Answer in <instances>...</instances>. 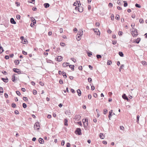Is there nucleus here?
<instances>
[{
	"label": "nucleus",
	"mask_w": 147,
	"mask_h": 147,
	"mask_svg": "<svg viewBox=\"0 0 147 147\" xmlns=\"http://www.w3.org/2000/svg\"><path fill=\"white\" fill-rule=\"evenodd\" d=\"M83 34V32L82 31H78V34L76 36V39L78 41H79L80 40Z\"/></svg>",
	"instance_id": "f257e3e1"
},
{
	"label": "nucleus",
	"mask_w": 147,
	"mask_h": 147,
	"mask_svg": "<svg viewBox=\"0 0 147 147\" xmlns=\"http://www.w3.org/2000/svg\"><path fill=\"white\" fill-rule=\"evenodd\" d=\"M131 34L134 37L138 35L137 30L136 29H134V30L132 31Z\"/></svg>",
	"instance_id": "f03ea898"
},
{
	"label": "nucleus",
	"mask_w": 147,
	"mask_h": 147,
	"mask_svg": "<svg viewBox=\"0 0 147 147\" xmlns=\"http://www.w3.org/2000/svg\"><path fill=\"white\" fill-rule=\"evenodd\" d=\"M40 125L39 122H37L34 125V129L38 130L40 128Z\"/></svg>",
	"instance_id": "7ed1b4c3"
},
{
	"label": "nucleus",
	"mask_w": 147,
	"mask_h": 147,
	"mask_svg": "<svg viewBox=\"0 0 147 147\" xmlns=\"http://www.w3.org/2000/svg\"><path fill=\"white\" fill-rule=\"evenodd\" d=\"M75 133L76 134L78 135H81L82 133L81 132V129L80 128H77L75 131Z\"/></svg>",
	"instance_id": "20e7f679"
},
{
	"label": "nucleus",
	"mask_w": 147,
	"mask_h": 147,
	"mask_svg": "<svg viewBox=\"0 0 147 147\" xmlns=\"http://www.w3.org/2000/svg\"><path fill=\"white\" fill-rule=\"evenodd\" d=\"M13 71L14 72L18 73V74H20L22 73L21 71L17 68H13Z\"/></svg>",
	"instance_id": "39448f33"
},
{
	"label": "nucleus",
	"mask_w": 147,
	"mask_h": 147,
	"mask_svg": "<svg viewBox=\"0 0 147 147\" xmlns=\"http://www.w3.org/2000/svg\"><path fill=\"white\" fill-rule=\"evenodd\" d=\"M81 117V116L79 115H75L74 119L76 121L79 120Z\"/></svg>",
	"instance_id": "423d86ee"
},
{
	"label": "nucleus",
	"mask_w": 147,
	"mask_h": 147,
	"mask_svg": "<svg viewBox=\"0 0 147 147\" xmlns=\"http://www.w3.org/2000/svg\"><path fill=\"white\" fill-rule=\"evenodd\" d=\"M55 59L58 61H60L62 60V58L61 56H58L57 57H56Z\"/></svg>",
	"instance_id": "0eeeda50"
},
{
	"label": "nucleus",
	"mask_w": 147,
	"mask_h": 147,
	"mask_svg": "<svg viewBox=\"0 0 147 147\" xmlns=\"http://www.w3.org/2000/svg\"><path fill=\"white\" fill-rule=\"evenodd\" d=\"M122 98L125 100H126L127 101H128L129 100V99L126 96V94H123L122 96Z\"/></svg>",
	"instance_id": "6e6552de"
},
{
	"label": "nucleus",
	"mask_w": 147,
	"mask_h": 147,
	"mask_svg": "<svg viewBox=\"0 0 147 147\" xmlns=\"http://www.w3.org/2000/svg\"><path fill=\"white\" fill-rule=\"evenodd\" d=\"M17 77L14 76H13L12 77V80L13 82H16L17 79Z\"/></svg>",
	"instance_id": "1a4fd4ad"
},
{
	"label": "nucleus",
	"mask_w": 147,
	"mask_h": 147,
	"mask_svg": "<svg viewBox=\"0 0 147 147\" xmlns=\"http://www.w3.org/2000/svg\"><path fill=\"white\" fill-rule=\"evenodd\" d=\"M10 22L12 24H16V22L13 18H11L10 19Z\"/></svg>",
	"instance_id": "9d476101"
},
{
	"label": "nucleus",
	"mask_w": 147,
	"mask_h": 147,
	"mask_svg": "<svg viewBox=\"0 0 147 147\" xmlns=\"http://www.w3.org/2000/svg\"><path fill=\"white\" fill-rule=\"evenodd\" d=\"M38 141L41 144L44 143V141L43 139L41 138H39L38 139Z\"/></svg>",
	"instance_id": "9b49d317"
},
{
	"label": "nucleus",
	"mask_w": 147,
	"mask_h": 147,
	"mask_svg": "<svg viewBox=\"0 0 147 147\" xmlns=\"http://www.w3.org/2000/svg\"><path fill=\"white\" fill-rule=\"evenodd\" d=\"M69 63H67V62H66V63H64L63 64H62V65H63V66L64 67H66L67 66H68L69 65Z\"/></svg>",
	"instance_id": "f8f14e48"
},
{
	"label": "nucleus",
	"mask_w": 147,
	"mask_h": 147,
	"mask_svg": "<svg viewBox=\"0 0 147 147\" xmlns=\"http://www.w3.org/2000/svg\"><path fill=\"white\" fill-rule=\"evenodd\" d=\"M100 137L101 139H104L105 138L104 134L103 133H101L100 134Z\"/></svg>",
	"instance_id": "ddd939ff"
},
{
	"label": "nucleus",
	"mask_w": 147,
	"mask_h": 147,
	"mask_svg": "<svg viewBox=\"0 0 147 147\" xmlns=\"http://www.w3.org/2000/svg\"><path fill=\"white\" fill-rule=\"evenodd\" d=\"M77 92L78 94V95L80 96L81 95V92L80 91V89H78L77 90Z\"/></svg>",
	"instance_id": "4468645a"
},
{
	"label": "nucleus",
	"mask_w": 147,
	"mask_h": 147,
	"mask_svg": "<svg viewBox=\"0 0 147 147\" xmlns=\"http://www.w3.org/2000/svg\"><path fill=\"white\" fill-rule=\"evenodd\" d=\"M1 80H2L5 83H7L8 82V79L7 78V79H5L3 78H2L1 79Z\"/></svg>",
	"instance_id": "2eb2a0df"
},
{
	"label": "nucleus",
	"mask_w": 147,
	"mask_h": 147,
	"mask_svg": "<svg viewBox=\"0 0 147 147\" xmlns=\"http://www.w3.org/2000/svg\"><path fill=\"white\" fill-rule=\"evenodd\" d=\"M45 7L46 8H47L49 7L50 5L48 3H45L44 5Z\"/></svg>",
	"instance_id": "dca6fc26"
},
{
	"label": "nucleus",
	"mask_w": 147,
	"mask_h": 147,
	"mask_svg": "<svg viewBox=\"0 0 147 147\" xmlns=\"http://www.w3.org/2000/svg\"><path fill=\"white\" fill-rule=\"evenodd\" d=\"M69 67L72 70L74 71V65H69Z\"/></svg>",
	"instance_id": "f3484780"
},
{
	"label": "nucleus",
	"mask_w": 147,
	"mask_h": 147,
	"mask_svg": "<svg viewBox=\"0 0 147 147\" xmlns=\"http://www.w3.org/2000/svg\"><path fill=\"white\" fill-rule=\"evenodd\" d=\"M4 50L2 47L1 46V44L0 43V53H2Z\"/></svg>",
	"instance_id": "a211bd4d"
},
{
	"label": "nucleus",
	"mask_w": 147,
	"mask_h": 147,
	"mask_svg": "<svg viewBox=\"0 0 147 147\" xmlns=\"http://www.w3.org/2000/svg\"><path fill=\"white\" fill-rule=\"evenodd\" d=\"M67 122V120L66 119H64V125H65L67 126L68 125Z\"/></svg>",
	"instance_id": "6ab92c4d"
},
{
	"label": "nucleus",
	"mask_w": 147,
	"mask_h": 147,
	"mask_svg": "<svg viewBox=\"0 0 147 147\" xmlns=\"http://www.w3.org/2000/svg\"><path fill=\"white\" fill-rule=\"evenodd\" d=\"M47 63H52V64H54L53 61L50 59H47Z\"/></svg>",
	"instance_id": "aec40b11"
},
{
	"label": "nucleus",
	"mask_w": 147,
	"mask_h": 147,
	"mask_svg": "<svg viewBox=\"0 0 147 147\" xmlns=\"http://www.w3.org/2000/svg\"><path fill=\"white\" fill-rule=\"evenodd\" d=\"M62 75L64 78H67V76L66 74V73L64 71H62Z\"/></svg>",
	"instance_id": "412c9836"
},
{
	"label": "nucleus",
	"mask_w": 147,
	"mask_h": 147,
	"mask_svg": "<svg viewBox=\"0 0 147 147\" xmlns=\"http://www.w3.org/2000/svg\"><path fill=\"white\" fill-rule=\"evenodd\" d=\"M14 62L15 63L16 65H18L20 63L19 61V60H15L14 61Z\"/></svg>",
	"instance_id": "4be33fe9"
},
{
	"label": "nucleus",
	"mask_w": 147,
	"mask_h": 147,
	"mask_svg": "<svg viewBox=\"0 0 147 147\" xmlns=\"http://www.w3.org/2000/svg\"><path fill=\"white\" fill-rule=\"evenodd\" d=\"M119 54L121 57H123V54L122 52H119Z\"/></svg>",
	"instance_id": "5701e85b"
},
{
	"label": "nucleus",
	"mask_w": 147,
	"mask_h": 147,
	"mask_svg": "<svg viewBox=\"0 0 147 147\" xmlns=\"http://www.w3.org/2000/svg\"><path fill=\"white\" fill-rule=\"evenodd\" d=\"M140 116L139 115H137V122L138 124L139 123V119Z\"/></svg>",
	"instance_id": "b1692460"
},
{
	"label": "nucleus",
	"mask_w": 147,
	"mask_h": 147,
	"mask_svg": "<svg viewBox=\"0 0 147 147\" xmlns=\"http://www.w3.org/2000/svg\"><path fill=\"white\" fill-rule=\"evenodd\" d=\"M123 2L124 3V6L125 7H126L127 6V3L126 1H124Z\"/></svg>",
	"instance_id": "393cba45"
},
{
	"label": "nucleus",
	"mask_w": 147,
	"mask_h": 147,
	"mask_svg": "<svg viewBox=\"0 0 147 147\" xmlns=\"http://www.w3.org/2000/svg\"><path fill=\"white\" fill-rule=\"evenodd\" d=\"M112 63V61L111 60H108L107 62V65H110Z\"/></svg>",
	"instance_id": "a878e982"
},
{
	"label": "nucleus",
	"mask_w": 147,
	"mask_h": 147,
	"mask_svg": "<svg viewBox=\"0 0 147 147\" xmlns=\"http://www.w3.org/2000/svg\"><path fill=\"white\" fill-rule=\"evenodd\" d=\"M140 38H138L136 40V43L138 44L139 43L140 41Z\"/></svg>",
	"instance_id": "bb28decb"
},
{
	"label": "nucleus",
	"mask_w": 147,
	"mask_h": 147,
	"mask_svg": "<svg viewBox=\"0 0 147 147\" xmlns=\"http://www.w3.org/2000/svg\"><path fill=\"white\" fill-rule=\"evenodd\" d=\"M23 99L24 100L26 101H28V99L27 97L24 96L23 98Z\"/></svg>",
	"instance_id": "cd10ccee"
},
{
	"label": "nucleus",
	"mask_w": 147,
	"mask_h": 147,
	"mask_svg": "<svg viewBox=\"0 0 147 147\" xmlns=\"http://www.w3.org/2000/svg\"><path fill=\"white\" fill-rule=\"evenodd\" d=\"M135 6L136 7H138V8H140L141 7V6L140 5L138 4L137 3H136L135 4Z\"/></svg>",
	"instance_id": "c85d7f7f"
},
{
	"label": "nucleus",
	"mask_w": 147,
	"mask_h": 147,
	"mask_svg": "<svg viewBox=\"0 0 147 147\" xmlns=\"http://www.w3.org/2000/svg\"><path fill=\"white\" fill-rule=\"evenodd\" d=\"M37 92L35 90H33V93L34 95H36L37 94Z\"/></svg>",
	"instance_id": "c756f323"
},
{
	"label": "nucleus",
	"mask_w": 147,
	"mask_h": 147,
	"mask_svg": "<svg viewBox=\"0 0 147 147\" xmlns=\"http://www.w3.org/2000/svg\"><path fill=\"white\" fill-rule=\"evenodd\" d=\"M103 111H104V112H103L104 114L105 115L107 113V109H104Z\"/></svg>",
	"instance_id": "7c9ffc66"
},
{
	"label": "nucleus",
	"mask_w": 147,
	"mask_h": 147,
	"mask_svg": "<svg viewBox=\"0 0 147 147\" xmlns=\"http://www.w3.org/2000/svg\"><path fill=\"white\" fill-rule=\"evenodd\" d=\"M83 11V9L82 7H80V8H79V12H82Z\"/></svg>",
	"instance_id": "2f4dec72"
},
{
	"label": "nucleus",
	"mask_w": 147,
	"mask_h": 147,
	"mask_svg": "<svg viewBox=\"0 0 147 147\" xmlns=\"http://www.w3.org/2000/svg\"><path fill=\"white\" fill-rule=\"evenodd\" d=\"M23 107L24 108H26L27 107V105L25 103H23L22 104Z\"/></svg>",
	"instance_id": "473e14b6"
},
{
	"label": "nucleus",
	"mask_w": 147,
	"mask_h": 147,
	"mask_svg": "<svg viewBox=\"0 0 147 147\" xmlns=\"http://www.w3.org/2000/svg\"><path fill=\"white\" fill-rule=\"evenodd\" d=\"M16 17L18 20H20V16L19 15H17Z\"/></svg>",
	"instance_id": "72a5a7b5"
},
{
	"label": "nucleus",
	"mask_w": 147,
	"mask_h": 147,
	"mask_svg": "<svg viewBox=\"0 0 147 147\" xmlns=\"http://www.w3.org/2000/svg\"><path fill=\"white\" fill-rule=\"evenodd\" d=\"M11 107L13 108H15L16 107V105L15 103H12L11 104Z\"/></svg>",
	"instance_id": "f704fd0d"
},
{
	"label": "nucleus",
	"mask_w": 147,
	"mask_h": 147,
	"mask_svg": "<svg viewBox=\"0 0 147 147\" xmlns=\"http://www.w3.org/2000/svg\"><path fill=\"white\" fill-rule=\"evenodd\" d=\"M96 57L97 59L100 58L102 57V56L100 55H96Z\"/></svg>",
	"instance_id": "c9c22d12"
},
{
	"label": "nucleus",
	"mask_w": 147,
	"mask_h": 147,
	"mask_svg": "<svg viewBox=\"0 0 147 147\" xmlns=\"http://www.w3.org/2000/svg\"><path fill=\"white\" fill-rule=\"evenodd\" d=\"M16 94L18 96H20L21 94L20 92L18 91H17L16 92Z\"/></svg>",
	"instance_id": "e433bc0d"
},
{
	"label": "nucleus",
	"mask_w": 147,
	"mask_h": 147,
	"mask_svg": "<svg viewBox=\"0 0 147 147\" xmlns=\"http://www.w3.org/2000/svg\"><path fill=\"white\" fill-rule=\"evenodd\" d=\"M93 29L95 33H96L97 32L99 31V30L97 28L94 29Z\"/></svg>",
	"instance_id": "4c0bfd02"
},
{
	"label": "nucleus",
	"mask_w": 147,
	"mask_h": 147,
	"mask_svg": "<svg viewBox=\"0 0 147 147\" xmlns=\"http://www.w3.org/2000/svg\"><path fill=\"white\" fill-rule=\"evenodd\" d=\"M122 32L121 31H119L118 32V34L119 36H121L122 35Z\"/></svg>",
	"instance_id": "58836bf2"
},
{
	"label": "nucleus",
	"mask_w": 147,
	"mask_h": 147,
	"mask_svg": "<svg viewBox=\"0 0 147 147\" xmlns=\"http://www.w3.org/2000/svg\"><path fill=\"white\" fill-rule=\"evenodd\" d=\"M78 4V5H79V3H78V2H75L73 4V5L74 6H76V5H77V4Z\"/></svg>",
	"instance_id": "ea45409f"
},
{
	"label": "nucleus",
	"mask_w": 147,
	"mask_h": 147,
	"mask_svg": "<svg viewBox=\"0 0 147 147\" xmlns=\"http://www.w3.org/2000/svg\"><path fill=\"white\" fill-rule=\"evenodd\" d=\"M22 53L25 55H26L27 54V53L24 51H22Z\"/></svg>",
	"instance_id": "a19ab883"
},
{
	"label": "nucleus",
	"mask_w": 147,
	"mask_h": 147,
	"mask_svg": "<svg viewBox=\"0 0 147 147\" xmlns=\"http://www.w3.org/2000/svg\"><path fill=\"white\" fill-rule=\"evenodd\" d=\"M119 15L117 14L116 17V19L117 20H119Z\"/></svg>",
	"instance_id": "79ce46f5"
},
{
	"label": "nucleus",
	"mask_w": 147,
	"mask_h": 147,
	"mask_svg": "<svg viewBox=\"0 0 147 147\" xmlns=\"http://www.w3.org/2000/svg\"><path fill=\"white\" fill-rule=\"evenodd\" d=\"M71 59L74 62H76V60L74 58H71Z\"/></svg>",
	"instance_id": "37998d69"
},
{
	"label": "nucleus",
	"mask_w": 147,
	"mask_h": 147,
	"mask_svg": "<svg viewBox=\"0 0 147 147\" xmlns=\"http://www.w3.org/2000/svg\"><path fill=\"white\" fill-rule=\"evenodd\" d=\"M5 58L6 59H8L9 58V57L8 55H5Z\"/></svg>",
	"instance_id": "c03bdc74"
},
{
	"label": "nucleus",
	"mask_w": 147,
	"mask_h": 147,
	"mask_svg": "<svg viewBox=\"0 0 147 147\" xmlns=\"http://www.w3.org/2000/svg\"><path fill=\"white\" fill-rule=\"evenodd\" d=\"M65 144V141L64 140H62L61 142V145L63 146Z\"/></svg>",
	"instance_id": "a18cd8bd"
},
{
	"label": "nucleus",
	"mask_w": 147,
	"mask_h": 147,
	"mask_svg": "<svg viewBox=\"0 0 147 147\" xmlns=\"http://www.w3.org/2000/svg\"><path fill=\"white\" fill-rule=\"evenodd\" d=\"M95 25L97 27H99L100 25V24L99 22H96L95 24Z\"/></svg>",
	"instance_id": "49530a36"
},
{
	"label": "nucleus",
	"mask_w": 147,
	"mask_h": 147,
	"mask_svg": "<svg viewBox=\"0 0 147 147\" xmlns=\"http://www.w3.org/2000/svg\"><path fill=\"white\" fill-rule=\"evenodd\" d=\"M15 114L16 115H18L19 114V112L18 111L16 110L14 111Z\"/></svg>",
	"instance_id": "de8ad7c7"
},
{
	"label": "nucleus",
	"mask_w": 147,
	"mask_h": 147,
	"mask_svg": "<svg viewBox=\"0 0 147 147\" xmlns=\"http://www.w3.org/2000/svg\"><path fill=\"white\" fill-rule=\"evenodd\" d=\"M92 81L91 78H88V81L89 82H90Z\"/></svg>",
	"instance_id": "09e8293b"
},
{
	"label": "nucleus",
	"mask_w": 147,
	"mask_h": 147,
	"mask_svg": "<svg viewBox=\"0 0 147 147\" xmlns=\"http://www.w3.org/2000/svg\"><path fill=\"white\" fill-rule=\"evenodd\" d=\"M88 125V123H85L84 122V127H86Z\"/></svg>",
	"instance_id": "8fccbe9b"
},
{
	"label": "nucleus",
	"mask_w": 147,
	"mask_h": 147,
	"mask_svg": "<svg viewBox=\"0 0 147 147\" xmlns=\"http://www.w3.org/2000/svg\"><path fill=\"white\" fill-rule=\"evenodd\" d=\"M116 43H117V41H116L113 40L112 41V44L113 45H115L116 44Z\"/></svg>",
	"instance_id": "3c124183"
},
{
	"label": "nucleus",
	"mask_w": 147,
	"mask_h": 147,
	"mask_svg": "<svg viewBox=\"0 0 147 147\" xmlns=\"http://www.w3.org/2000/svg\"><path fill=\"white\" fill-rule=\"evenodd\" d=\"M59 83L61 84H63V80H61V79H60L59 81Z\"/></svg>",
	"instance_id": "603ef678"
},
{
	"label": "nucleus",
	"mask_w": 147,
	"mask_h": 147,
	"mask_svg": "<svg viewBox=\"0 0 147 147\" xmlns=\"http://www.w3.org/2000/svg\"><path fill=\"white\" fill-rule=\"evenodd\" d=\"M70 144L69 143H67L66 144V147H70Z\"/></svg>",
	"instance_id": "864d4df0"
},
{
	"label": "nucleus",
	"mask_w": 147,
	"mask_h": 147,
	"mask_svg": "<svg viewBox=\"0 0 147 147\" xmlns=\"http://www.w3.org/2000/svg\"><path fill=\"white\" fill-rule=\"evenodd\" d=\"M33 21H34L32 22H33L32 24L34 25L36 24V20L35 19H34V20H33Z\"/></svg>",
	"instance_id": "5fc2aeb1"
},
{
	"label": "nucleus",
	"mask_w": 147,
	"mask_h": 147,
	"mask_svg": "<svg viewBox=\"0 0 147 147\" xmlns=\"http://www.w3.org/2000/svg\"><path fill=\"white\" fill-rule=\"evenodd\" d=\"M16 6L18 7L20 5V3L18 2H16Z\"/></svg>",
	"instance_id": "6e6d98bb"
},
{
	"label": "nucleus",
	"mask_w": 147,
	"mask_h": 147,
	"mask_svg": "<svg viewBox=\"0 0 147 147\" xmlns=\"http://www.w3.org/2000/svg\"><path fill=\"white\" fill-rule=\"evenodd\" d=\"M39 84L42 86H43L44 85V84L41 82H39Z\"/></svg>",
	"instance_id": "4d7b16f0"
},
{
	"label": "nucleus",
	"mask_w": 147,
	"mask_h": 147,
	"mask_svg": "<svg viewBox=\"0 0 147 147\" xmlns=\"http://www.w3.org/2000/svg\"><path fill=\"white\" fill-rule=\"evenodd\" d=\"M95 89V87L94 86H91V90H93Z\"/></svg>",
	"instance_id": "13d9d810"
},
{
	"label": "nucleus",
	"mask_w": 147,
	"mask_h": 147,
	"mask_svg": "<svg viewBox=\"0 0 147 147\" xmlns=\"http://www.w3.org/2000/svg\"><path fill=\"white\" fill-rule=\"evenodd\" d=\"M88 98L89 99H90L91 98V95L90 94H89L88 96Z\"/></svg>",
	"instance_id": "bf43d9fd"
},
{
	"label": "nucleus",
	"mask_w": 147,
	"mask_h": 147,
	"mask_svg": "<svg viewBox=\"0 0 147 147\" xmlns=\"http://www.w3.org/2000/svg\"><path fill=\"white\" fill-rule=\"evenodd\" d=\"M109 6L111 7H112L113 6V4L111 3H109Z\"/></svg>",
	"instance_id": "052dcab7"
},
{
	"label": "nucleus",
	"mask_w": 147,
	"mask_h": 147,
	"mask_svg": "<svg viewBox=\"0 0 147 147\" xmlns=\"http://www.w3.org/2000/svg\"><path fill=\"white\" fill-rule=\"evenodd\" d=\"M111 20H113L114 19V17L113 14H112L111 16Z\"/></svg>",
	"instance_id": "680f3d73"
},
{
	"label": "nucleus",
	"mask_w": 147,
	"mask_h": 147,
	"mask_svg": "<svg viewBox=\"0 0 147 147\" xmlns=\"http://www.w3.org/2000/svg\"><path fill=\"white\" fill-rule=\"evenodd\" d=\"M78 69L80 70H82V67L81 66H80L78 67Z\"/></svg>",
	"instance_id": "e2e57ef3"
},
{
	"label": "nucleus",
	"mask_w": 147,
	"mask_h": 147,
	"mask_svg": "<svg viewBox=\"0 0 147 147\" xmlns=\"http://www.w3.org/2000/svg\"><path fill=\"white\" fill-rule=\"evenodd\" d=\"M139 22L140 23H143L144 21L142 19H140L139 20Z\"/></svg>",
	"instance_id": "0e129e2a"
},
{
	"label": "nucleus",
	"mask_w": 147,
	"mask_h": 147,
	"mask_svg": "<svg viewBox=\"0 0 147 147\" xmlns=\"http://www.w3.org/2000/svg\"><path fill=\"white\" fill-rule=\"evenodd\" d=\"M120 129L121 130H123L124 129V127L123 126H120Z\"/></svg>",
	"instance_id": "69168bd1"
},
{
	"label": "nucleus",
	"mask_w": 147,
	"mask_h": 147,
	"mask_svg": "<svg viewBox=\"0 0 147 147\" xmlns=\"http://www.w3.org/2000/svg\"><path fill=\"white\" fill-rule=\"evenodd\" d=\"M4 96H5V97L6 98H7L8 97V94H7V93H5V94Z\"/></svg>",
	"instance_id": "338daca9"
},
{
	"label": "nucleus",
	"mask_w": 147,
	"mask_h": 147,
	"mask_svg": "<svg viewBox=\"0 0 147 147\" xmlns=\"http://www.w3.org/2000/svg\"><path fill=\"white\" fill-rule=\"evenodd\" d=\"M51 115H48L47 116V117L48 118L50 119L51 118Z\"/></svg>",
	"instance_id": "774afa93"
}]
</instances>
